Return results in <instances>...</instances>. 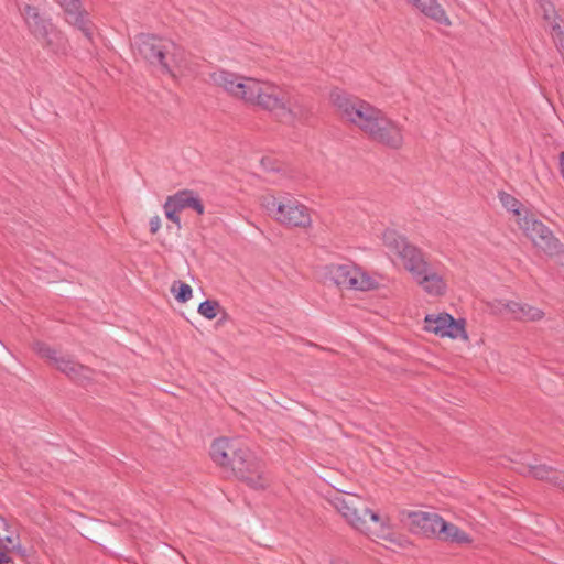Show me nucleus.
I'll return each mask as SVG.
<instances>
[{"label":"nucleus","mask_w":564,"mask_h":564,"mask_svg":"<svg viewBox=\"0 0 564 564\" xmlns=\"http://www.w3.org/2000/svg\"><path fill=\"white\" fill-rule=\"evenodd\" d=\"M329 276L340 288L368 291L376 288V280L352 263L334 264L329 268Z\"/></svg>","instance_id":"10"},{"label":"nucleus","mask_w":564,"mask_h":564,"mask_svg":"<svg viewBox=\"0 0 564 564\" xmlns=\"http://www.w3.org/2000/svg\"><path fill=\"white\" fill-rule=\"evenodd\" d=\"M220 310V305L216 301L206 300L202 302L198 306V313L207 319H214L218 311Z\"/></svg>","instance_id":"24"},{"label":"nucleus","mask_w":564,"mask_h":564,"mask_svg":"<svg viewBox=\"0 0 564 564\" xmlns=\"http://www.w3.org/2000/svg\"><path fill=\"white\" fill-rule=\"evenodd\" d=\"M261 164H262L263 169L267 170V171H274V170H276L273 166V164H272V162H271V160L269 158H263L261 160Z\"/></svg>","instance_id":"28"},{"label":"nucleus","mask_w":564,"mask_h":564,"mask_svg":"<svg viewBox=\"0 0 564 564\" xmlns=\"http://www.w3.org/2000/svg\"><path fill=\"white\" fill-rule=\"evenodd\" d=\"M163 209H164V214L166 216V218L171 221H173L174 224H176L177 228H181V220H180V217H178V213L175 207H172V205L167 204V203H164L163 205Z\"/></svg>","instance_id":"26"},{"label":"nucleus","mask_w":564,"mask_h":564,"mask_svg":"<svg viewBox=\"0 0 564 564\" xmlns=\"http://www.w3.org/2000/svg\"><path fill=\"white\" fill-rule=\"evenodd\" d=\"M369 137L376 142L391 149H400L404 142L402 128L384 113H382L377 127L371 131Z\"/></svg>","instance_id":"14"},{"label":"nucleus","mask_w":564,"mask_h":564,"mask_svg":"<svg viewBox=\"0 0 564 564\" xmlns=\"http://www.w3.org/2000/svg\"><path fill=\"white\" fill-rule=\"evenodd\" d=\"M381 240L387 256L390 259H400L405 270L423 253L394 229H386L382 232Z\"/></svg>","instance_id":"11"},{"label":"nucleus","mask_w":564,"mask_h":564,"mask_svg":"<svg viewBox=\"0 0 564 564\" xmlns=\"http://www.w3.org/2000/svg\"><path fill=\"white\" fill-rule=\"evenodd\" d=\"M15 538L9 533L7 521L0 517V564H9L8 551L15 549Z\"/></svg>","instance_id":"21"},{"label":"nucleus","mask_w":564,"mask_h":564,"mask_svg":"<svg viewBox=\"0 0 564 564\" xmlns=\"http://www.w3.org/2000/svg\"><path fill=\"white\" fill-rule=\"evenodd\" d=\"M333 564H349V563L338 561V562H335V563H333Z\"/></svg>","instance_id":"31"},{"label":"nucleus","mask_w":564,"mask_h":564,"mask_svg":"<svg viewBox=\"0 0 564 564\" xmlns=\"http://www.w3.org/2000/svg\"><path fill=\"white\" fill-rule=\"evenodd\" d=\"M519 228L532 243L549 257H555L561 251L562 242L553 231L532 215H524L519 220Z\"/></svg>","instance_id":"8"},{"label":"nucleus","mask_w":564,"mask_h":564,"mask_svg":"<svg viewBox=\"0 0 564 564\" xmlns=\"http://www.w3.org/2000/svg\"><path fill=\"white\" fill-rule=\"evenodd\" d=\"M192 294H193V290H192L191 285H188L186 283H182V282L178 283V289H177V292L175 295V297L178 302H181V303L187 302L192 297Z\"/></svg>","instance_id":"25"},{"label":"nucleus","mask_w":564,"mask_h":564,"mask_svg":"<svg viewBox=\"0 0 564 564\" xmlns=\"http://www.w3.org/2000/svg\"><path fill=\"white\" fill-rule=\"evenodd\" d=\"M210 82L235 99L258 106L280 121L293 124L308 112L303 99L271 82L259 80L225 69L210 74Z\"/></svg>","instance_id":"1"},{"label":"nucleus","mask_w":564,"mask_h":564,"mask_svg":"<svg viewBox=\"0 0 564 564\" xmlns=\"http://www.w3.org/2000/svg\"><path fill=\"white\" fill-rule=\"evenodd\" d=\"M412 6L419 9L426 17L433 19L435 22L448 26L451 20L444 9L436 0H408Z\"/></svg>","instance_id":"19"},{"label":"nucleus","mask_w":564,"mask_h":564,"mask_svg":"<svg viewBox=\"0 0 564 564\" xmlns=\"http://www.w3.org/2000/svg\"><path fill=\"white\" fill-rule=\"evenodd\" d=\"M528 473L541 480H546L554 486L564 488V473L555 470L546 465H530Z\"/></svg>","instance_id":"20"},{"label":"nucleus","mask_w":564,"mask_h":564,"mask_svg":"<svg viewBox=\"0 0 564 564\" xmlns=\"http://www.w3.org/2000/svg\"><path fill=\"white\" fill-rule=\"evenodd\" d=\"M498 313L509 314L512 318L520 321H540L544 313L538 307L516 301H498L492 307Z\"/></svg>","instance_id":"16"},{"label":"nucleus","mask_w":564,"mask_h":564,"mask_svg":"<svg viewBox=\"0 0 564 564\" xmlns=\"http://www.w3.org/2000/svg\"><path fill=\"white\" fill-rule=\"evenodd\" d=\"M499 199L502 206L511 212L516 217V221L519 225L520 218H523V216L530 215L527 210L522 209V204L514 198L512 195L501 192L499 193Z\"/></svg>","instance_id":"23"},{"label":"nucleus","mask_w":564,"mask_h":564,"mask_svg":"<svg viewBox=\"0 0 564 564\" xmlns=\"http://www.w3.org/2000/svg\"><path fill=\"white\" fill-rule=\"evenodd\" d=\"M558 171H560L561 176L564 180V152H561L558 154Z\"/></svg>","instance_id":"29"},{"label":"nucleus","mask_w":564,"mask_h":564,"mask_svg":"<svg viewBox=\"0 0 564 564\" xmlns=\"http://www.w3.org/2000/svg\"><path fill=\"white\" fill-rule=\"evenodd\" d=\"M35 349L41 357L47 359L56 369L65 373L70 379L80 383L90 379L93 371L89 368L75 362L66 356L59 355L56 350L45 344L37 343L35 345Z\"/></svg>","instance_id":"13"},{"label":"nucleus","mask_w":564,"mask_h":564,"mask_svg":"<svg viewBox=\"0 0 564 564\" xmlns=\"http://www.w3.org/2000/svg\"><path fill=\"white\" fill-rule=\"evenodd\" d=\"M149 225H150V231L152 234L158 232L159 229L161 228V218L159 216L151 217Z\"/></svg>","instance_id":"27"},{"label":"nucleus","mask_w":564,"mask_h":564,"mask_svg":"<svg viewBox=\"0 0 564 564\" xmlns=\"http://www.w3.org/2000/svg\"><path fill=\"white\" fill-rule=\"evenodd\" d=\"M165 203L175 207L177 212H181L185 208H193L199 215L204 213V206L200 203L197 195L192 191H180L176 194L169 196Z\"/></svg>","instance_id":"18"},{"label":"nucleus","mask_w":564,"mask_h":564,"mask_svg":"<svg viewBox=\"0 0 564 564\" xmlns=\"http://www.w3.org/2000/svg\"><path fill=\"white\" fill-rule=\"evenodd\" d=\"M133 47L142 58L173 77L183 76L187 72L184 51L171 40L140 34L135 36Z\"/></svg>","instance_id":"3"},{"label":"nucleus","mask_w":564,"mask_h":564,"mask_svg":"<svg viewBox=\"0 0 564 564\" xmlns=\"http://www.w3.org/2000/svg\"><path fill=\"white\" fill-rule=\"evenodd\" d=\"M261 205L272 219L283 226L306 228L312 224L310 209L289 194L265 195Z\"/></svg>","instance_id":"6"},{"label":"nucleus","mask_w":564,"mask_h":564,"mask_svg":"<svg viewBox=\"0 0 564 564\" xmlns=\"http://www.w3.org/2000/svg\"><path fill=\"white\" fill-rule=\"evenodd\" d=\"M465 319H455L448 313L427 314L424 318V329L438 337L467 340Z\"/></svg>","instance_id":"12"},{"label":"nucleus","mask_w":564,"mask_h":564,"mask_svg":"<svg viewBox=\"0 0 564 564\" xmlns=\"http://www.w3.org/2000/svg\"><path fill=\"white\" fill-rule=\"evenodd\" d=\"M64 10L68 23L76 26L88 39L93 40V26L88 13L82 9L79 0H56Z\"/></svg>","instance_id":"15"},{"label":"nucleus","mask_w":564,"mask_h":564,"mask_svg":"<svg viewBox=\"0 0 564 564\" xmlns=\"http://www.w3.org/2000/svg\"><path fill=\"white\" fill-rule=\"evenodd\" d=\"M406 271L427 295L440 297L446 294L448 285L447 271L444 265L427 262L422 253Z\"/></svg>","instance_id":"7"},{"label":"nucleus","mask_w":564,"mask_h":564,"mask_svg":"<svg viewBox=\"0 0 564 564\" xmlns=\"http://www.w3.org/2000/svg\"><path fill=\"white\" fill-rule=\"evenodd\" d=\"M336 510L357 531L370 535L376 532L370 525L387 528V522L378 513L371 511L361 497L354 494H339L332 500Z\"/></svg>","instance_id":"5"},{"label":"nucleus","mask_w":564,"mask_h":564,"mask_svg":"<svg viewBox=\"0 0 564 564\" xmlns=\"http://www.w3.org/2000/svg\"><path fill=\"white\" fill-rule=\"evenodd\" d=\"M410 524L412 530L423 535H440L443 518L437 513L425 511L409 512Z\"/></svg>","instance_id":"17"},{"label":"nucleus","mask_w":564,"mask_h":564,"mask_svg":"<svg viewBox=\"0 0 564 564\" xmlns=\"http://www.w3.org/2000/svg\"><path fill=\"white\" fill-rule=\"evenodd\" d=\"M330 99L345 120L349 121L368 135H370L371 131L377 127L383 113L369 102L349 96L339 89L332 91Z\"/></svg>","instance_id":"4"},{"label":"nucleus","mask_w":564,"mask_h":564,"mask_svg":"<svg viewBox=\"0 0 564 564\" xmlns=\"http://www.w3.org/2000/svg\"><path fill=\"white\" fill-rule=\"evenodd\" d=\"M554 258H556L557 263L564 268V246L563 245L561 246V251H558V253H556Z\"/></svg>","instance_id":"30"},{"label":"nucleus","mask_w":564,"mask_h":564,"mask_svg":"<svg viewBox=\"0 0 564 564\" xmlns=\"http://www.w3.org/2000/svg\"><path fill=\"white\" fill-rule=\"evenodd\" d=\"M212 459L231 470L236 476L253 489L263 488L267 479L263 476L259 459L238 440L221 437L215 440L210 447Z\"/></svg>","instance_id":"2"},{"label":"nucleus","mask_w":564,"mask_h":564,"mask_svg":"<svg viewBox=\"0 0 564 564\" xmlns=\"http://www.w3.org/2000/svg\"><path fill=\"white\" fill-rule=\"evenodd\" d=\"M22 14L30 31L42 41L43 45H46L54 52L63 47V34L48 20L42 18L35 8L25 6Z\"/></svg>","instance_id":"9"},{"label":"nucleus","mask_w":564,"mask_h":564,"mask_svg":"<svg viewBox=\"0 0 564 564\" xmlns=\"http://www.w3.org/2000/svg\"><path fill=\"white\" fill-rule=\"evenodd\" d=\"M438 538L453 543L465 544L470 542V538L456 525L442 520Z\"/></svg>","instance_id":"22"}]
</instances>
